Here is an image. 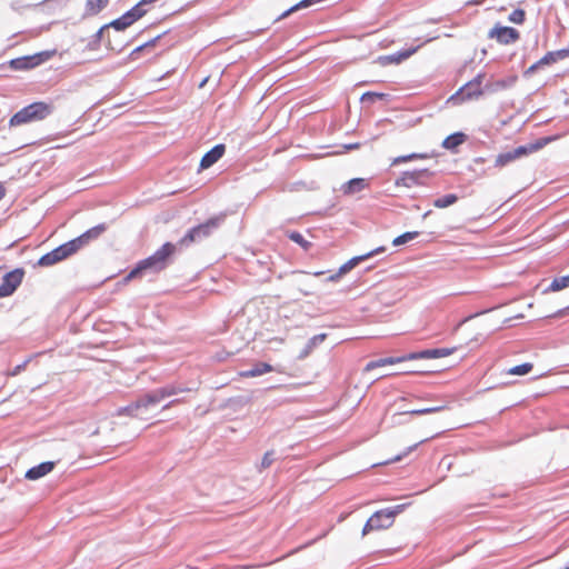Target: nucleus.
Masks as SVG:
<instances>
[{
	"label": "nucleus",
	"instance_id": "obj_1",
	"mask_svg": "<svg viewBox=\"0 0 569 569\" xmlns=\"http://www.w3.org/2000/svg\"><path fill=\"white\" fill-rule=\"evenodd\" d=\"M176 246L171 242H166L152 256L139 261L137 266L126 276L124 282L141 276L144 271L151 270L159 272L168 266L169 258L174 253Z\"/></svg>",
	"mask_w": 569,
	"mask_h": 569
},
{
	"label": "nucleus",
	"instance_id": "obj_2",
	"mask_svg": "<svg viewBox=\"0 0 569 569\" xmlns=\"http://www.w3.org/2000/svg\"><path fill=\"white\" fill-rule=\"evenodd\" d=\"M52 112V106L42 101L33 102L14 113L9 123L11 127L26 124L32 121H39L47 118Z\"/></svg>",
	"mask_w": 569,
	"mask_h": 569
},
{
	"label": "nucleus",
	"instance_id": "obj_3",
	"mask_svg": "<svg viewBox=\"0 0 569 569\" xmlns=\"http://www.w3.org/2000/svg\"><path fill=\"white\" fill-rule=\"evenodd\" d=\"M403 508L405 505H399L393 508H386L376 511L365 523L362 529V536H366L375 530L390 528L395 522L396 516L400 513L403 510Z\"/></svg>",
	"mask_w": 569,
	"mask_h": 569
},
{
	"label": "nucleus",
	"instance_id": "obj_4",
	"mask_svg": "<svg viewBox=\"0 0 569 569\" xmlns=\"http://www.w3.org/2000/svg\"><path fill=\"white\" fill-rule=\"evenodd\" d=\"M547 141L548 140H540L530 146H520L512 151L499 153L495 159V167L503 168L521 157H525L531 152L538 151L547 143Z\"/></svg>",
	"mask_w": 569,
	"mask_h": 569
},
{
	"label": "nucleus",
	"instance_id": "obj_5",
	"mask_svg": "<svg viewBox=\"0 0 569 569\" xmlns=\"http://www.w3.org/2000/svg\"><path fill=\"white\" fill-rule=\"evenodd\" d=\"M77 253V250L74 249L71 241H68L56 249L51 250L50 252L43 254L39 260L38 264L41 267H50L53 266L60 261H63L68 259L69 257Z\"/></svg>",
	"mask_w": 569,
	"mask_h": 569
},
{
	"label": "nucleus",
	"instance_id": "obj_6",
	"mask_svg": "<svg viewBox=\"0 0 569 569\" xmlns=\"http://www.w3.org/2000/svg\"><path fill=\"white\" fill-rule=\"evenodd\" d=\"M219 224V218H211L207 220L204 223L199 224L192 229H190L184 237H182L179 241L181 246H188L197 240L207 238L211 234L212 230L217 228Z\"/></svg>",
	"mask_w": 569,
	"mask_h": 569
},
{
	"label": "nucleus",
	"instance_id": "obj_7",
	"mask_svg": "<svg viewBox=\"0 0 569 569\" xmlns=\"http://www.w3.org/2000/svg\"><path fill=\"white\" fill-rule=\"evenodd\" d=\"M51 58L48 51L38 52L32 56L19 57L10 60L9 66L13 70H29L33 69Z\"/></svg>",
	"mask_w": 569,
	"mask_h": 569
},
{
	"label": "nucleus",
	"instance_id": "obj_8",
	"mask_svg": "<svg viewBox=\"0 0 569 569\" xmlns=\"http://www.w3.org/2000/svg\"><path fill=\"white\" fill-rule=\"evenodd\" d=\"M488 38L496 40L500 44L508 46L520 39V32L512 27H506L497 23L489 30Z\"/></svg>",
	"mask_w": 569,
	"mask_h": 569
},
{
	"label": "nucleus",
	"instance_id": "obj_9",
	"mask_svg": "<svg viewBox=\"0 0 569 569\" xmlns=\"http://www.w3.org/2000/svg\"><path fill=\"white\" fill-rule=\"evenodd\" d=\"M24 273L22 268H17L4 274L0 284V299L11 296L18 289L23 280Z\"/></svg>",
	"mask_w": 569,
	"mask_h": 569
},
{
	"label": "nucleus",
	"instance_id": "obj_10",
	"mask_svg": "<svg viewBox=\"0 0 569 569\" xmlns=\"http://www.w3.org/2000/svg\"><path fill=\"white\" fill-rule=\"evenodd\" d=\"M177 393V389L174 387H166L158 390H154L141 399H139L132 407L131 410H137L139 408H147L150 405H154L160 402L162 399L173 396Z\"/></svg>",
	"mask_w": 569,
	"mask_h": 569
},
{
	"label": "nucleus",
	"instance_id": "obj_11",
	"mask_svg": "<svg viewBox=\"0 0 569 569\" xmlns=\"http://www.w3.org/2000/svg\"><path fill=\"white\" fill-rule=\"evenodd\" d=\"M107 228L108 227L106 223L97 224L70 241L72 242L74 249L78 252L79 250L88 246L90 242L100 238L106 232Z\"/></svg>",
	"mask_w": 569,
	"mask_h": 569
},
{
	"label": "nucleus",
	"instance_id": "obj_12",
	"mask_svg": "<svg viewBox=\"0 0 569 569\" xmlns=\"http://www.w3.org/2000/svg\"><path fill=\"white\" fill-rule=\"evenodd\" d=\"M458 350L457 347L451 348H436V349H426L418 352H410L407 355L408 361L418 360V359H438L445 358L453 355Z\"/></svg>",
	"mask_w": 569,
	"mask_h": 569
},
{
	"label": "nucleus",
	"instance_id": "obj_13",
	"mask_svg": "<svg viewBox=\"0 0 569 569\" xmlns=\"http://www.w3.org/2000/svg\"><path fill=\"white\" fill-rule=\"evenodd\" d=\"M418 49H419V46L403 50V51H399L395 54L382 56V57L378 58V62L382 67H386V66L392 64V63L397 64V63H400V62L405 61L406 59L410 58L413 53L417 52Z\"/></svg>",
	"mask_w": 569,
	"mask_h": 569
},
{
	"label": "nucleus",
	"instance_id": "obj_14",
	"mask_svg": "<svg viewBox=\"0 0 569 569\" xmlns=\"http://www.w3.org/2000/svg\"><path fill=\"white\" fill-rule=\"evenodd\" d=\"M226 151L224 144H217L211 150H209L204 156L201 158L200 161V168L201 169H208L212 164H214L223 154Z\"/></svg>",
	"mask_w": 569,
	"mask_h": 569
},
{
	"label": "nucleus",
	"instance_id": "obj_15",
	"mask_svg": "<svg viewBox=\"0 0 569 569\" xmlns=\"http://www.w3.org/2000/svg\"><path fill=\"white\" fill-rule=\"evenodd\" d=\"M422 176H429L428 170L403 172L402 176L396 180V186L411 188L420 183Z\"/></svg>",
	"mask_w": 569,
	"mask_h": 569
},
{
	"label": "nucleus",
	"instance_id": "obj_16",
	"mask_svg": "<svg viewBox=\"0 0 569 569\" xmlns=\"http://www.w3.org/2000/svg\"><path fill=\"white\" fill-rule=\"evenodd\" d=\"M406 361H408L407 355L400 356V357L381 358V359L368 362L365 367V371L369 372L376 368L391 366V365L401 363V362H406Z\"/></svg>",
	"mask_w": 569,
	"mask_h": 569
},
{
	"label": "nucleus",
	"instance_id": "obj_17",
	"mask_svg": "<svg viewBox=\"0 0 569 569\" xmlns=\"http://www.w3.org/2000/svg\"><path fill=\"white\" fill-rule=\"evenodd\" d=\"M54 468V463L51 461L42 462L36 467H32L26 472V478L29 480H37L51 472Z\"/></svg>",
	"mask_w": 569,
	"mask_h": 569
},
{
	"label": "nucleus",
	"instance_id": "obj_18",
	"mask_svg": "<svg viewBox=\"0 0 569 569\" xmlns=\"http://www.w3.org/2000/svg\"><path fill=\"white\" fill-rule=\"evenodd\" d=\"M368 186H369V183L366 179L353 178V179L349 180L348 182H346L342 186L341 190H342L343 194L350 196V194H353V193L365 190L366 188H368Z\"/></svg>",
	"mask_w": 569,
	"mask_h": 569
},
{
	"label": "nucleus",
	"instance_id": "obj_19",
	"mask_svg": "<svg viewBox=\"0 0 569 569\" xmlns=\"http://www.w3.org/2000/svg\"><path fill=\"white\" fill-rule=\"evenodd\" d=\"M273 371V367L267 362H258L256 363L252 369L240 371L239 377L241 378H253L258 376H262L264 373Z\"/></svg>",
	"mask_w": 569,
	"mask_h": 569
},
{
	"label": "nucleus",
	"instance_id": "obj_20",
	"mask_svg": "<svg viewBox=\"0 0 569 569\" xmlns=\"http://www.w3.org/2000/svg\"><path fill=\"white\" fill-rule=\"evenodd\" d=\"M569 57V48L560 49L557 51L547 52L540 60H538V64L548 66L556 63L559 60H563Z\"/></svg>",
	"mask_w": 569,
	"mask_h": 569
},
{
	"label": "nucleus",
	"instance_id": "obj_21",
	"mask_svg": "<svg viewBox=\"0 0 569 569\" xmlns=\"http://www.w3.org/2000/svg\"><path fill=\"white\" fill-rule=\"evenodd\" d=\"M110 0H86L84 14L93 17L99 14L107 6Z\"/></svg>",
	"mask_w": 569,
	"mask_h": 569
},
{
	"label": "nucleus",
	"instance_id": "obj_22",
	"mask_svg": "<svg viewBox=\"0 0 569 569\" xmlns=\"http://www.w3.org/2000/svg\"><path fill=\"white\" fill-rule=\"evenodd\" d=\"M482 78L483 77L479 74L475 80H472L466 84V87L463 88V92L467 98L479 97L482 94V90H481Z\"/></svg>",
	"mask_w": 569,
	"mask_h": 569
},
{
	"label": "nucleus",
	"instance_id": "obj_23",
	"mask_svg": "<svg viewBox=\"0 0 569 569\" xmlns=\"http://www.w3.org/2000/svg\"><path fill=\"white\" fill-rule=\"evenodd\" d=\"M361 262V258H352L349 261H347L345 264H342L338 272L335 274H331L328 278V281L336 282L338 281L345 273L349 272L351 269H353L356 266H358Z\"/></svg>",
	"mask_w": 569,
	"mask_h": 569
},
{
	"label": "nucleus",
	"instance_id": "obj_24",
	"mask_svg": "<svg viewBox=\"0 0 569 569\" xmlns=\"http://www.w3.org/2000/svg\"><path fill=\"white\" fill-rule=\"evenodd\" d=\"M466 140V134L462 132H456L450 136H448L442 141V147L448 150H455L457 147L462 144Z\"/></svg>",
	"mask_w": 569,
	"mask_h": 569
},
{
	"label": "nucleus",
	"instance_id": "obj_25",
	"mask_svg": "<svg viewBox=\"0 0 569 569\" xmlns=\"http://www.w3.org/2000/svg\"><path fill=\"white\" fill-rule=\"evenodd\" d=\"M108 28V26L101 27L94 34H92L86 44V49L89 51H96L100 48L101 39L103 31Z\"/></svg>",
	"mask_w": 569,
	"mask_h": 569
},
{
	"label": "nucleus",
	"instance_id": "obj_26",
	"mask_svg": "<svg viewBox=\"0 0 569 569\" xmlns=\"http://www.w3.org/2000/svg\"><path fill=\"white\" fill-rule=\"evenodd\" d=\"M286 234L291 241L296 242L305 251H308L312 247V243L305 239V237L298 231H287Z\"/></svg>",
	"mask_w": 569,
	"mask_h": 569
},
{
	"label": "nucleus",
	"instance_id": "obj_27",
	"mask_svg": "<svg viewBox=\"0 0 569 569\" xmlns=\"http://www.w3.org/2000/svg\"><path fill=\"white\" fill-rule=\"evenodd\" d=\"M569 287V276H563L559 278H555L548 289H546V292L549 291H559L565 288Z\"/></svg>",
	"mask_w": 569,
	"mask_h": 569
},
{
	"label": "nucleus",
	"instance_id": "obj_28",
	"mask_svg": "<svg viewBox=\"0 0 569 569\" xmlns=\"http://www.w3.org/2000/svg\"><path fill=\"white\" fill-rule=\"evenodd\" d=\"M533 365L531 362H525L510 368L507 373L511 376H525L531 372Z\"/></svg>",
	"mask_w": 569,
	"mask_h": 569
},
{
	"label": "nucleus",
	"instance_id": "obj_29",
	"mask_svg": "<svg viewBox=\"0 0 569 569\" xmlns=\"http://www.w3.org/2000/svg\"><path fill=\"white\" fill-rule=\"evenodd\" d=\"M457 200H458V197L456 194L449 193V194H446V196H443L441 198L436 199L433 201V206L436 208L442 209V208H447V207L456 203Z\"/></svg>",
	"mask_w": 569,
	"mask_h": 569
},
{
	"label": "nucleus",
	"instance_id": "obj_30",
	"mask_svg": "<svg viewBox=\"0 0 569 569\" xmlns=\"http://www.w3.org/2000/svg\"><path fill=\"white\" fill-rule=\"evenodd\" d=\"M418 234H419L418 231L405 232V233L398 236L397 238H395L392 241V244L393 246L405 244V243L416 239L418 237Z\"/></svg>",
	"mask_w": 569,
	"mask_h": 569
},
{
	"label": "nucleus",
	"instance_id": "obj_31",
	"mask_svg": "<svg viewBox=\"0 0 569 569\" xmlns=\"http://www.w3.org/2000/svg\"><path fill=\"white\" fill-rule=\"evenodd\" d=\"M445 408H446L445 406L429 407V408L410 410L407 413L412 415V416H423V415L439 412V411L443 410Z\"/></svg>",
	"mask_w": 569,
	"mask_h": 569
},
{
	"label": "nucleus",
	"instance_id": "obj_32",
	"mask_svg": "<svg viewBox=\"0 0 569 569\" xmlns=\"http://www.w3.org/2000/svg\"><path fill=\"white\" fill-rule=\"evenodd\" d=\"M508 19L510 22L522 24L526 19V12L522 9H516L509 14Z\"/></svg>",
	"mask_w": 569,
	"mask_h": 569
},
{
	"label": "nucleus",
	"instance_id": "obj_33",
	"mask_svg": "<svg viewBox=\"0 0 569 569\" xmlns=\"http://www.w3.org/2000/svg\"><path fill=\"white\" fill-rule=\"evenodd\" d=\"M427 158L425 154H419V153H411V154H408V156H400V157H397L392 160V166H396V164H399L401 162H408V161H411V160H415V159H425Z\"/></svg>",
	"mask_w": 569,
	"mask_h": 569
},
{
	"label": "nucleus",
	"instance_id": "obj_34",
	"mask_svg": "<svg viewBox=\"0 0 569 569\" xmlns=\"http://www.w3.org/2000/svg\"><path fill=\"white\" fill-rule=\"evenodd\" d=\"M418 447V443H415L410 447H408L402 453L385 461L383 463L385 465H388V463H392V462H397V461H400L403 457L408 456L411 451H413L416 448Z\"/></svg>",
	"mask_w": 569,
	"mask_h": 569
},
{
	"label": "nucleus",
	"instance_id": "obj_35",
	"mask_svg": "<svg viewBox=\"0 0 569 569\" xmlns=\"http://www.w3.org/2000/svg\"><path fill=\"white\" fill-rule=\"evenodd\" d=\"M385 97L383 93H377V92H366L362 94L361 97V100L362 101H366V100H370V101H373L375 99H382Z\"/></svg>",
	"mask_w": 569,
	"mask_h": 569
},
{
	"label": "nucleus",
	"instance_id": "obj_36",
	"mask_svg": "<svg viewBox=\"0 0 569 569\" xmlns=\"http://www.w3.org/2000/svg\"><path fill=\"white\" fill-rule=\"evenodd\" d=\"M386 251V248L385 247H379L366 254H362V256H358L357 258H361V261L375 256V254H378V253H381V252H385Z\"/></svg>",
	"mask_w": 569,
	"mask_h": 569
},
{
	"label": "nucleus",
	"instance_id": "obj_37",
	"mask_svg": "<svg viewBox=\"0 0 569 569\" xmlns=\"http://www.w3.org/2000/svg\"><path fill=\"white\" fill-rule=\"evenodd\" d=\"M272 461H273L272 452H266L263 458H262L261 466L263 468H268L272 463Z\"/></svg>",
	"mask_w": 569,
	"mask_h": 569
},
{
	"label": "nucleus",
	"instance_id": "obj_38",
	"mask_svg": "<svg viewBox=\"0 0 569 569\" xmlns=\"http://www.w3.org/2000/svg\"><path fill=\"white\" fill-rule=\"evenodd\" d=\"M540 67H542V64H538V61L536 63H533L532 66H530L527 71H526V74H530V73H533L536 70H538Z\"/></svg>",
	"mask_w": 569,
	"mask_h": 569
},
{
	"label": "nucleus",
	"instance_id": "obj_39",
	"mask_svg": "<svg viewBox=\"0 0 569 569\" xmlns=\"http://www.w3.org/2000/svg\"><path fill=\"white\" fill-rule=\"evenodd\" d=\"M156 40H157V39L151 40L150 42H148V43H146V44L141 46V47H138L134 51H140V50H142L143 48L149 47V46H154Z\"/></svg>",
	"mask_w": 569,
	"mask_h": 569
},
{
	"label": "nucleus",
	"instance_id": "obj_40",
	"mask_svg": "<svg viewBox=\"0 0 569 569\" xmlns=\"http://www.w3.org/2000/svg\"><path fill=\"white\" fill-rule=\"evenodd\" d=\"M6 196V187L0 182V200Z\"/></svg>",
	"mask_w": 569,
	"mask_h": 569
},
{
	"label": "nucleus",
	"instance_id": "obj_41",
	"mask_svg": "<svg viewBox=\"0 0 569 569\" xmlns=\"http://www.w3.org/2000/svg\"><path fill=\"white\" fill-rule=\"evenodd\" d=\"M569 310V308H566L563 310H560L559 312L556 313V316H565L567 313V311Z\"/></svg>",
	"mask_w": 569,
	"mask_h": 569
},
{
	"label": "nucleus",
	"instance_id": "obj_42",
	"mask_svg": "<svg viewBox=\"0 0 569 569\" xmlns=\"http://www.w3.org/2000/svg\"><path fill=\"white\" fill-rule=\"evenodd\" d=\"M313 274L318 277V276L323 274V271H318V272H315Z\"/></svg>",
	"mask_w": 569,
	"mask_h": 569
},
{
	"label": "nucleus",
	"instance_id": "obj_43",
	"mask_svg": "<svg viewBox=\"0 0 569 569\" xmlns=\"http://www.w3.org/2000/svg\"><path fill=\"white\" fill-rule=\"evenodd\" d=\"M357 147H358V144H351L348 148L351 149V148H357Z\"/></svg>",
	"mask_w": 569,
	"mask_h": 569
},
{
	"label": "nucleus",
	"instance_id": "obj_44",
	"mask_svg": "<svg viewBox=\"0 0 569 569\" xmlns=\"http://www.w3.org/2000/svg\"><path fill=\"white\" fill-rule=\"evenodd\" d=\"M425 441H428V438H425V440H421L420 442H418V446Z\"/></svg>",
	"mask_w": 569,
	"mask_h": 569
}]
</instances>
